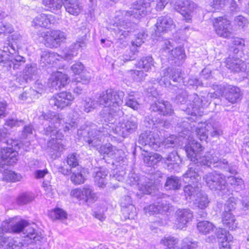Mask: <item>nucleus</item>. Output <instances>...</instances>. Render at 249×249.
I'll return each mask as SVG.
<instances>
[{
  "mask_svg": "<svg viewBox=\"0 0 249 249\" xmlns=\"http://www.w3.org/2000/svg\"><path fill=\"white\" fill-rule=\"evenodd\" d=\"M165 2L162 0H139L132 4L129 10H119L115 13L111 21V29L119 39H124L131 30L133 18L144 17L154 8L157 11H161L166 5Z\"/></svg>",
  "mask_w": 249,
  "mask_h": 249,
  "instance_id": "nucleus-1",
  "label": "nucleus"
},
{
  "mask_svg": "<svg viewBox=\"0 0 249 249\" xmlns=\"http://www.w3.org/2000/svg\"><path fill=\"white\" fill-rule=\"evenodd\" d=\"M113 120H107L105 122L102 130L91 129L88 132V137L86 139V142L90 146L96 147L99 145L103 137L110 135L111 133H113L118 135L125 137L130 134L134 132L138 127V123L134 118H131L128 120L119 119L117 121L116 118L117 115H121L122 112L120 109V112H111Z\"/></svg>",
  "mask_w": 249,
  "mask_h": 249,
  "instance_id": "nucleus-2",
  "label": "nucleus"
},
{
  "mask_svg": "<svg viewBox=\"0 0 249 249\" xmlns=\"http://www.w3.org/2000/svg\"><path fill=\"white\" fill-rule=\"evenodd\" d=\"M40 118L49 121L51 123L45 128V131L46 135L52 137L53 140L49 143V146H50L49 153L52 158L55 159L60 156L61 153L65 149L63 144L57 140H61L63 137L60 130L62 129L65 132L72 131L77 127L76 120H70V117L65 121L61 114L52 112L43 113Z\"/></svg>",
  "mask_w": 249,
  "mask_h": 249,
  "instance_id": "nucleus-3",
  "label": "nucleus"
},
{
  "mask_svg": "<svg viewBox=\"0 0 249 249\" xmlns=\"http://www.w3.org/2000/svg\"><path fill=\"white\" fill-rule=\"evenodd\" d=\"M124 93L122 91H116L112 89H107L95 98H87L82 102L83 110L89 113L97 107L103 106L104 108L100 112L102 122L113 120L112 112H120V107L123 103Z\"/></svg>",
  "mask_w": 249,
  "mask_h": 249,
  "instance_id": "nucleus-4",
  "label": "nucleus"
},
{
  "mask_svg": "<svg viewBox=\"0 0 249 249\" xmlns=\"http://www.w3.org/2000/svg\"><path fill=\"white\" fill-rule=\"evenodd\" d=\"M184 149L187 157L192 162L189 164L188 170L183 175V180L186 183H197L200 178L197 173V169H195L194 166L195 165H196L197 166L205 165L200 164L199 162V160L194 161L192 159L196 158L199 160L200 158L204 156V155L200 156V152L203 150L202 147L200 143L191 138L190 139H188V143L185 145Z\"/></svg>",
  "mask_w": 249,
  "mask_h": 249,
  "instance_id": "nucleus-5",
  "label": "nucleus"
},
{
  "mask_svg": "<svg viewBox=\"0 0 249 249\" xmlns=\"http://www.w3.org/2000/svg\"><path fill=\"white\" fill-rule=\"evenodd\" d=\"M7 45V46L3 47V50H0V65L7 69H17L25 63V59L17 54V45L15 46L13 44Z\"/></svg>",
  "mask_w": 249,
  "mask_h": 249,
  "instance_id": "nucleus-6",
  "label": "nucleus"
},
{
  "mask_svg": "<svg viewBox=\"0 0 249 249\" xmlns=\"http://www.w3.org/2000/svg\"><path fill=\"white\" fill-rule=\"evenodd\" d=\"M213 88L214 90L213 94L211 93V97L217 98L220 95H224L227 100L229 102L234 104L241 100L242 94L239 88L232 85H213Z\"/></svg>",
  "mask_w": 249,
  "mask_h": 249,
  "instance_id": "nucleus-7",
  "label": "nucleus"
},
{
  "mask_svg": "<svg viewBox=\"0 0 249 249\" xmlns=\"http://www.w3.org/2000/svg\"><path fill=\"white\" fill-rule=\"evenodd\" d=\"M126 182L131 186H136L143 194H152L156 190V186L152 181L143 176H140L132 171L129 174Z\"/></svg>",
  "mask_w": 249,
  "mask_h": 249,
  "instance_id": "nucleus-8",
  "label": "nucleus"
},
{
  "mask_svg": "<svg viewBox=\"0 0 249 249\" xmlns=\"http://www.w3.org/2000/svg\"><path fill=\"white\" fill-rule=\"evenodd\" d=\"M203 179L211 190L219 191L221 195H228L230 193L225 177L223 175L213 172L205 174Z\"/></svg>",
  "mask_w": 249,
  "mask_h": 249,
  "instance_id": "nucleus-9",
  "label": "nucleus"
},
{
  "mask_svg": "<svg viewBox=\"0 0 249 249\" xmlns=\"http://www.w3.org/2000/svg\"><path fill=\"white\" fill-rule=\"evenodd\" d=\"M215 152H211L206 153L204 157L198 159H192L194 161H198L200 164L207 166V167H217L227 169L230 173L235 174L237 173L235 166H230L226 160L219 159Z\"/></svg>",
  "mask_w": 249,
  "mask_h": 249,
  "instance_id": "nucleus-10",
  "label": "nucleus"
},
{
  "mask_svg": "<svg viewBox=\"0 0 249 249\" xmlns=\"http://www.w3.org/2000/svg\"><path fill=\"white\" fill-rule=\"evenodd\" d=\"M187 98L189 99V102H190L188 109L189 110L190 108H192V111H191V115L194 117L201 115L200 110L203 107L202 100L196 94L188 96L185 90L181 89H179L176 97L177 102L182 104H184L186 103Z\"/></svg>",
  "mask_w": 249,
  "mask_h": 249,
  "instance_id": "nucleus-11",
  "label": "nucleus"
},
{
  "mask_svg": "<svg viewBox=\"0 0 249 249\" xmlns=\"http://www.w3.org/2000/svg\"><path fill=\"white\" fill-rule=\"evenodd\" d=\"M236 201L234 197H230L225 204L224 212L222 215L223 224L231 231L235 230L238 224L233 213L237 205Z\"/></svg>",
  "mask_w": 249,
  "mask_h": 249,
  "instance_id": "nucleus-12",
  "label": "nucleus"
},
{
  "mask_svg": "<svg viewBox=\"0 0 249 249\" xmlns=\"http://www.w3.org/2000/svg\"><path fill=\"white\" fill-rule=\"evenodd\" d=\"M196 132L197 137L201 141H206L209 135L212 137H218L223 134L221 126L218 123L201 122L198 124Z\"/></svg>",
  "mask_w": 249,
  "mask_h": 249,
  "instance_id": "nucleus-13",
  "label": "nucleus"
},
{
  "mask_svg": "<svg viewBox=\"0 0 249 249\" xmlns=\"http://www.w3.org/2000/svg\"><path fill=\"white\" fill-rule=\"evenodd\" d=\"M40 36L44 38L45 45L51 48H57L67 38L66 33L60 30L42 32Z\"/></svg>",
  "mask_w": 249,
  "mask_h": 249,
  "instance_id": "nucleus-14",
  "label": "nucleus"
},
{
  "mask_svg": "<svg viewBox=\"0 0 249 249\" xmlns=\"http://www.w3.org/2000/svg\"><path fill=\"white\" fill-rule=\"evenodd\" d=\"M179 69H174L170 68L162 70L160 73L161 77L157 78V82L161 86L170 87L172 79L173 82L180 83L182 81Z\"/></svg>",
  "mask_w": 249,
  "mask_h": 249,
  "instance_id": "nucleus-15",
  "label": "nucleus"
},
{
  "mask_svg": "<svg viewBox=\"0 0 249 249\" xmlns=\"http://www.w3.org/2000/svg\"><path fill=\"white\" fill-rule=\"evenodd\" d=\"M74 99V96L71 92L64 91L52 97L49 100V104L54 109H62L71 106Z\"/></svg>",
  "mask_w": 249,
  "mask_h": 249,
  "instance_id": "nucleus-16",
  "label": "nucleus"
},
{
  "mask_svg": "<svg viewBox=\"0 0 249 249\" xmlns=\"http://www.w3.org/2000/svg\"><path fill=\"white\" fill-rule=\"evenodd\" d=\"M175 8L187 22H190L195 10L196 4L190 0H178L175 4Z\"/></svg>",
  "mask_w": 249,
  "mask_h": 249,
  "instance_id": "nucleus-17",
  "label": "nucleus"
},
{
  "mask_svg": "<svg viewBox=\"0 0 249 249\" xmlns=\"http://www.w3.org/2000/svg\"><path fill=\"white\" fill-rule=\"evenodd\" d=\"M213 25L217 35L224 38L230 37L232 34V26L225 17H219L214 18Z\"/></svg>",
  "mask_w": 249,
  "mask_h": 249,
  "instance_id": "nucleus-18",
  "label": "nucleus"
},
{
  "mask_svg": "<svg viewBox=\"0 0 249 249\" xmlns=\"http://www.w3.org/2000/svg\"><path fill=\"white\" fill-rule=\"evenodd\" d=\"M164 47L161 50L163 55L166 56L169 59L175 60V63L178 61L182 60L185 58V54L183 47H179L173 48L171 43L169 40L165 41Z\"/></svg>",
  "mask_w": 249,
  "mask_h": 249,
  "instance_id": "nucleus-19",
  "label": "nucleus"
},
{
  "mask_svg": "<svg viewBox=\"0 0 249 249\" xmlns=\"http://www.w3.org/2000/svg\"><path fill=\"white\" fill-rule=\"evenodd\" d=\"M138 142L142 145H148L151 148L157 150L161 142L157 133L146 131L141 134Z\"/></svg>",
  "mask_w": 249,
  "mask_h": 249,
  "instance_id": "nucleus-20",
  "label": "nucleus"
},
{
  "mask_svg": "<svg viewBox=\"0 0 249 249\" xmlns=\"http://www.w3.org/2000/svg\"><path fill=\"white\" fill-rule=\"evenodd\" d=\"M99 153L104 157H107L114 159L116 161H124L125 154L121 149H116L110 143L102 145L99 150Z\"/></svg>",
  "mask_w": 249,
  "mask_h": 249,
  "instance_id": "nucleus-21",
  "label": "nucleus"
},
{
  "mask_svg": "<svg viewBox=\"0 0 249 249\" xmlns=\"http://www.w3.org/2000/svg\"><path fill=\"white\" fill-rule=\"evenodd\" d=\"M69 83V77L60 71L53 72L48 80V85L54 89H60L64 88Z\"/></svg>",
  "mask_w": 249,
  "mask_h": 249,
  "instance_id": "nucleus-22",
  "label": "nucleus"
},
{
  "mask_svg": "<svg viewBox=\"0 0 249 249\" xmlns=\"http://www.w3.org/2000/svg\"><path fill=\"white\" fill-rule=\"evenodd\" d=\"M71 194L73 197L85 202H88L89 201H94L97 199L96 196L92 189L87 185L82 188L73 189Z\"/></svg>",
  "mask_w": 249,
  "mask_h": 249,
  "instance_id": "nucleus-23",
  "label": "nucleus"
},
{
  "mask_svg": "<svg viewBox=\"0 0 249 249\" xmlns=\"http://www.w3.org/2000/svg\"><path fill=\"white\" fill-rule=\"evenodd\" d=\"M86 46V42L83 38H78L75 42L72 43L69 48H65L63 53L60 56L61 59L70 60L76 56L80 48H83Z\"/></svg>",
  "mask_w": 249,
  "mask_h": 249,
  "instance_id": "nucleus-24",
  "label": "nucleus"
},
{
  "mask_svg": "<svg viewBox=\"0 0 249 249\" xmlns=\"http://www.w3.org/2000/svg\"><path fill=\"white\" fill-rule=\"evenodd\" d=\"M156 25V35L160 33L168 32L176 28V24L173 19L167 15L159 17Z\"/></svg>",
  "mask_w": 249,
  "mask_h": 249,
  "instance_id": "nucleus-25",
  "label": "nucleus"
},
{
  "mask_svg": "<svg viewBox=\"0 0 249 249\" xmlns=\"http://www.w3.org/2000/svg\"><path fill=\"white\" fill-rule=\"evenodd\" d=\"M176 217L177 228L182 230L192 221L193 213L189 209H179L176 212Z\"/></svg>",
  "mask_w": 249,
  "mask_h": 249,
  "instance_id": "nucleus-26",
  "label": "nucleus"
},
{
  "mask_svg": "<svg viewBox=\"0 0 249 249\" xmlns=\"http://www.w3.org/2000/svg\"><path fill=\"white\" fill-rule=\"evenodd\" d=\"M131 202V197L129 196H125L121 199L122 211L125 219H133L137 215L136 208Z\"/></svg>",
  "mask_w": 249,
  "mask_h": 249,
  "instance_id": "nucleus-27",
  "label": "nucleus"
},
{
  "mask_svg": "<svg viewBox=\"0 0 249 249\" xmlns=\"http://www.w3.org/2000/svg\"><path fill=\"white\" fill-rule=\"evenodd\" d=\"M169 208V204L165 199H160L154 204L145 206L144 208V211L146 214L151 215L167 212Z\"/></svg>",
  "mask_w": 249,
  "mask_h": 249,
  "instance_id": "nucleus-28",
  "label": "nucleus"
},
{
  "mask_svg": "<svg viewBox=\"0 0 249 249\" xmlns=\"http://www.w3.org/2000/svg\"><path fill=\"white\" fill-rule=\"evenodd\" d=\"M147 35L145 32L142 31L137 34L136 38L135 41L132 42V46L130 48V50L133 52L132 55H128L127 54L123 55L121 59L124 61H130L135 59L134 54L137 52L136 47H140L145 40Z\"/></svg>",
  "mask_w": 249,
  "mask_h": 249,
  "instance_id": "nucleus-29",
  "label": "nucleus"
},
{
  "mask_svg": "<svg viewBox=\"0 0 249 249\" xmlns=\"http://www.w3.org/2000/svg\"><path fill=\"white\" fill-rule=\"evenodd\" d=\"M150 109L163 115H171L174 113L172 106L167 101L155 102L151 105Z\"/></svg>",
  "mask_w": 249,
  "mask_h": 249,
  "instance_id": "nucleus-30",
  "label": "nucleus"
},
{
  "mask_svg": "<svg viewBox=\"0 0 249 249\" xmlns=\"http://www.w3.org/2000/svg\"><path fill=\"white\" fill-rule=\"evenodd\" d=\"M17 151L11 147L3 148L0 151V157L8 165H12L18 160Z\"/></svg>",
  "mask_w": 249,
  "mask_h": 249,
  "instance_id": "nucleus-31",
  "label": "nucleus"
},
{
  "mask_svg": "<svg viewBox=\"0 0 249 249\" xmlns=\"http://www.w3.org/2000/svg\"><path fill=\"white\" fill-rule=\"evenodd\" d=\"M60 54L57 53L44 50L42 51L40 54V64L42 67H46L53 64L56 60H60Z\"/></svg>",
  "mask_w": 249,
  "mask_h": 249,
  "instance_id": "nucleus-32",
  "label": "nucleus"
},
{
  "mask_svg": "<svg viewBox=\"0 0 249 249\" xmlns=\"http://www.w3.org/2000/svg\"><path fill=\"white\" fill-rule=\"evenodd\" d=\"M54 16L52 15L42 14L36 17L32 21V25L36 28L47 27L50 24L54 22Z\"/></svg>",
  "mask_w": 249,
  "mask_h": 249,
  "instance_id": "nucleus-33",
  "label": "nucleus"
},
{
  "mask_svg": "<svg viewBox=\"0 0 249 249\" xmlns=\"http://www.w3.org/2000/svg\"><path fill=\"white\" fill-rule=\"evenodd\" d=\"M189 121H190V119L186 118L183 121L181 124H178V127L181 128V131L179 133V136L183 137V139H186V137L189 134L190 132H194V131H195L196 134L197 135L196 129L199 123L197 124L196 127H195L196 125L194 122H192V123L193 124H192L189 122ZM200 123H199V124Z\"/></svg>",
  "mask_w": 249,
  "mask_h": 249,
  "instance_id": "nucleus-34",
  "label": "nucleus"
},
{
  "mask_svg": "<svg viewBox=\"0 0 249 249\" xmlns=\"http://www.w3.org/2000/svg\"><path fill=\"white\" fill-rule=\"evenodd\" d=\"M189 121H190V119L186 118L183 121L181 124H178V127L181 128V131L179 133V136L183 137V139H186V137L189 134L190 132H194V131H195L196 134L197 135L196 129L199 123L197 124L196 127H195L196 125L194 122H192V123L193 124H192L189 122ZM200 123H199V124Z\"/></svg>",
  "mask_w": 249,
  "mask_h": 249,
  "instance_id": "nucleus-35",
  "label": "nucleus"
},
{
  "mask_svg": "<svg viewBox=\"0 0 249 249\" xmlns=\"http://www.w3.org/2000/svg\"><path fill=\"white\" fill-rule=\"evenodd\" d=\"M22 244L12 238L0 236V249H21Z\"/></svg>",
  "mask_w": 249,
  "mask_h": 249,
  "instance_id": "nucleus-36",
  "label": "nucleus"
},
{
  "mask_svg": "<svg viewBox=\"0 0 249 249\" xmlns=\"http://www.w3.org/2000/svg\"><path fill=\"white\" fill-rule=\"evenodd\" d=\"M63 5L66 11L74 16L79 15L82 10V6L77 0H65Z\"/></svg>",
  "mask_w": 249,
  "mask_h": 249,
  "instance_id": "nucleus-37",
  "label": "nucleus"
},
{
  "mask_svg": "<svg viewBox=\"0 0 249 249\" xmlns=\"http://www.w3.org/2000/svg\"><path fill=\"white\" fill-rule=\"evenodd\" d=\"M87 171L85 169L78 167V168L71 171V180L75 184L83 183L85 180V175Z\"/></svg>",
  "mask_w": 249,
  "mask_h": 249,
  "instance_id": "nucleus-38",
  "label": "nucleus"
},
{
  "mask_svg": "<svg viewBox=\"0 0 249 249\" xmlns=\"http://www.w3.org/2000/svg\"><path fill=\"white\" fill-rule=\"evenodd\" d=\"M108 174L107 170L103 167L100 168L96 171L94 176V182L97 186L104 188L107 184V177Z\"/></svg>",
  "mask_w": 249,
  "mask_h": 249,
  "instance_id": "nucleus-39",
  "label": "nucleus"
},
{
  "mask_svg": "<svg viewBox=\"0 0 249 249\" xmlns=\"http://www.w3.org/2000/svg\"><path fill=\"white\" fill-rule=\"evenodd\" d=\"M162 160L166 164L168 170H172L178 167L180 162V158L176 152H171L166 158H162Z\"/></svg>",
  "mask_w": 249,
  "mask_h": 249,
  "instance_id": "nucleus-40",
  "label": "nucleus"
},
{
  "mask_svg": "<svg viewBox=\"0 0 249 249\" xmlns=\"http://www.w3.org/2000/svg\"><path fill=\"white\" fill-rule=\"evenodd\" d=\"M210 202L207 195L199 193L196 196V197L194 202V205L198 209L204 210L208 206Z\"/></svg>",
  "mask_w": 249,
  "mask_h": 249,
  "instance_id": "nucleus-41",
  "label": "nucleus"
},
{
  "mask_svg": "<svg viewBox=\"0 0 249 249\" xmlns=\"http://www.w3.org/2000/svg\"><path fill=\"white\" fill-rule=\"evenodd\" d=\"M181 185L180 179L177 177L171 176L167 178L164 187L166 190H177L180 188Z\"/></svg>",
  "mask_w": 249,
  "mask_h": 249,
  "instance_id": "nucleus-42",
  "label": "nucleus"
},
{
  "mask_svg": "<svg viewBox=\"0 0 249 249\" xmlns=\"http://www.w3.org/2000/svg\"><path fill=\"white\" fill-rule=\"evenodd\" d=\"M42 2L48 10L53 13L60 10L63 4L62 0H43Z\"/></svg>",
  "mask_w": 249,
  "mask_h": 249,
  "instance_id": "nucleus-43",
  "label": "nucleus"
},
{
  "mask_svg": "<svg viewBox=\"0 0 249 249\" xmlns=\"http://www.w3.org/2000/svg\"><path fill=\"white\" fill-rule=\"evenodd\" d=\"M154 66L153 58L150 56L142 57L137 64V68L143 69L145 72L148 71Z\"/></svg>",
  "mask_w": 249,
  "mask_h": 249,
  "instance_id": "nucleus-44",
  "label": "nucleus"
},
{
  "mask_svg": "<svg viewBox=\"0 0 249 249\" xmlns=\"http://www.w3.org/2000/svg\"><path fill=\"white\" fill-rule=\"evenodd\" d=\"M227 65L231 71L237 72L244 71L247 67L245 62L239 59H234L230 62H228Z\"/></svg>",
  "mask_w": 249,
  "mask_h": 249,
  "instance_id": "nucleus-45",
  "label": "nucleus"
},
{
  "mask_svg": "<svg viewBox=\"0 0 249 249\" xmlns=\"http://www.w3.org/2000/svg\"><path fill=\"white\" fill-rule=\"evenodd\" d=\"M197 184H193L194 186H193L191 185V183H189L188 185L184 187L183 191L187 199H191L195 196H197L200 193Z\"/></svg>",
  "mask_w": 249,
  "mask_h": 249,
  "instance_id": "nucleus-46",
  "label": "nucleus"
},
{
  "mask_svg": "<svg viewBox=\"0 0 249 249\" xmlns=\"http://www.w3.org/2000/svg\"><path fill=\"white\" fill-rule=\"evenodd\" d=\"M197 228L200 232L206 234L213 232L215 226L211 222L208 221H203L198 222Z\"/></svg>",
  "mask_w": 249,
  "mask_h": 249,
  "instance_id": "nucleus-47",
  "label": "nucleus"
},
{
  "mask_svg": "<svg viewBox=\"0 0 249 249\" xmlns=\"http://www.w3.org/2000/svg\"><path fill=\"white\" fill-rule=\"evenodd\" d=\"M3 173V180L10 182H17L20 181L22 176L14 171L4 169Z\"/></svg>",
  "mask_w": 249,
  "mask_h": 249,
  "instance_id": "nucleus-48",
  "label": "nucleus"
},
{
  "mask_svg": "<svg viewBox=\"0 0 249 249\" xmlns=\"http://www.w3.org/2000/svg\"><path fill=\"white\" fill-rule=\"evenodd\" d=\"M160 243L167 247L165 249H179L178 246V239L174 237H164Z\"/></svg>",
  "mask_w": 249,
  "mask_h": 249,
  "instance_id": "nucleus-49",
  "label": "nucleus"
},
{
  "mask_svg": "<svg viewBox=\"0 0 249 249\" xmlns=\"http://www.w3.org/2000/svg\"><path fill=\"white\" fill-rule=\"evenodd\" d=\"M216 235L218 241H221V238H223L224 241H234L233 236L228 231L221 228H219L216 230Z\"/></svg>",
  "mask_w": 249,
  "mask_h": 249,
  "instance_id": "nucleus-50",
  "label": "nucleus"
},
{
  "mask_svg": "<svg viewBox=\"0 0 249 249\" xmlns=\"http://www.w3.org/2000/svg\"><path fill=\"white\" fill-rule=\"evenodd\" d=\"M162 157L158 153H150L144 156V162L148 166H152L160 161Z\"/></svg>",
  "mask_w": 249,
  "mask_h": 249,
  "instance_id": "nucleus-51",
  "label": "nucleus"
},
{
  "mask_svg": "<svg viewBox=\"0 0 249 249\" xmlns=\"http://www.w3.org/2000/svg\"><path fill=\"white\" fill-rule=\"evenodd\" d=\"M125 105L134 110H137L139 107V104L137 101L134 92H131L126 97Z\"/></svg>",
  "mask_w": 249,
  "mask_h": 249,
  "instance_id": "nucleus-52",
  "label": "nucleus"
},
{
  "mask_svg": "<svg viewBox=\"0 0 249 249\" xmlns=\"http://www.w3.org/2000/svg\"><path fill=\"white\" fill-rule=\"evenodd\" d=\"M28 225V222L25 220H20L16 222L13 219L11 222V226H12L11 232L18 233L21 231L25 227Z\"/></svg>",
  "mask_w": 249,
  "mask_h": 249,
  "instance_id": "nucleus-53",
  "label": "nucleus"
},
{
  "mask_svg": "<svg viewBox=\"0 0 249 249\" xmlns=\"http://www.w3.org/2000/svg\"><path fill=\"white\" fill-rule=\"evenodd\" d=\"M37 71L36 64L27 65L23 71L24 78L26 80L33 78L36 74Z\"/></svg>",
  "mask_w": 249,
  "mask_h": 249,
  "instance_id": "nucleus-54",
  "label": "nucleus"
},
{
  "mask_svg": "<svg viewBox=\"0 0 249 249\" xmlns=\"http://www.w3.org/2000/svg\"><path fill=\"white\" fill-rule=\"evenodd\" d=\"M230 183L234 186V189L236 192L239 191L244 187V181L242 178H237L234 177L228 178Z\"/></svg>",
  "mask_w": 249,
  "mask_h": 249,
  "instance_id": "nucleus-55",
  "label": "nucleus"
},
{
  "mask_svg": "<svg viewBox=\"0 0 249 249\" xmlns=\"http://www.w3.org/2000/svg\"><path fill=\"white\" fill-rule=\"evenodd\" d=\"M179 138H177V136L173 135L165 139L163 142V144L164 145L166 148H169L171 147H174L176 145H180Z\"/></svg>",
  "mask_w": 249,
  "mask_h": 249,
  "instance_id": "nucleus-56",
  "label": "nucleus"
},
{
  "mask_svg": "<svg viewBox=\"0 0 249 249\" xmlns=\"http://www.w3.org/2000/svg\"><path fill=\"white\" fill-rule=\"evenodd\" d=\"M53 219H64L67 218V213L62 209L57 208L54 209L50 213Z\"/></svg>",
  "mask_w": 249,
  "mask_h": 249,
  "instance_id": "nucleus-57",
  "label": "nucleus"
},
{
  "mask_svg": "<svg viewBox=\"0 0 249 249\" xmlns=\"http://www.w3.org/2000/svg\"><path fill=\"white\" fill-rule=\"evenodd\" d=\"M91 77L89 74L84 73L80 77L74 79L72 83L75 85L81 84L82 85H87L90 82Z\"/></svg>",
  "mask_w": 249,
  "mask_h": 249,
  "instance_id": "nucleus-58",
  "label": "nucleus"
},
{
  "mask_svg": "<svg viewBox=\"0 0 249 249\" xmlns=\"http://www.w3.org/2000/svg\"><path fill=\"white\" fill-rule=\"evenodd\" d=\"M13 31L14 28L11 24L4 22H0V35H6L12 33Z\"/></svg>",
  "mask_w": 249,
  "mask_h": 249,
  "instance_id": "nucleus-59",
  "label": "nucleus"
},
{
  "mask_svg": "<svg viewBox=\"0 0 249 249\" xmlns=\"http://www.w3.org/2000/svg\"><path fill=\"white\" fill-rule=\"evenodd\" d=\"M130 74L134 80L139 82L144 80L147 75L143 71L138 70H132Z\"/></svg>",
  "mask_w": 249,
  "mask_h": 249,
  "instance_id": "nucleus-60",
  "label": "nucleus"
},
{
  "mask_svg": "<svg viewBox=\"0 0 249 249\" xmlns=\"http://www.w3.org/2000/svg\"><path fill=\"white\" fill-rule=\"evenodd\" d=\"M197 247L196 242L192 241L190 238H185L182 240L181 249H196Z\"/></svg>",
  "mask_w": 249,
  "mask_h": 249,
  "instance_id": "nucleus-61",
  "label": "nucleus"
},
{
  "mask_svg": "<svg viewBox=\"0 0 249 249\" xmlns=\"http://www.w3.org/2000/svg\"><path fill=\"white\" fill-rule=\"evenodd\" d=\"M34 196L32 194L25 193L21 195L18 198V202L20 204H26L34 199Z\"/></svg>",
  "mask_w": 249,
  "mask_h": 249,
  "instance_id": "nucleus-62",
  "label": "nucleus"
},
{
  "mask_svg": "<svg viewBox=\"0 0 249 249\" xmlns=\"http://www.w3.org/2000/svg\"><path fill=\"white\" fill-rule=\"evenodd\" d=\"M24 234H26L27 238H30L31 240H39L40 239V236H37V233L35 232V230L32 227H29Z\"/></svg>",
  "mask_w": 249,
  "mask_h": 249,
  "instance_id": "nucleus-63",
  "label": "nucleus"
},
{
  "mask_svg": "<svg viewBox=\"0 0 249 249\" xmlns=\"http://www.w3.org/2000/svg\"><path fill=\"white\" fill-rule=\"evenodd\" d=\"M235 23L240 27H244L249 23L248 19L242 16H238L235 18Z\"/></svg>",
  "mask_w": 249,
  "mask_h": 249,
  "instance_id": "nucleus-64",
  "label": "nucleus"
}]
</instances>
